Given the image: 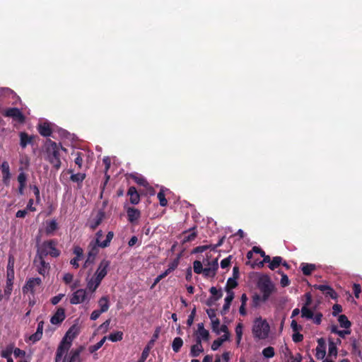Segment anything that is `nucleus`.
<instances>
[{
    "label": "nucleus",
    "mask_w": 362,
    "mask_h": 362,
    "mask_svg": "<svg viewBox=\"0 0 362 362\" xmlns=\"http://www.w3.org/2000/svg\"><path fill=\"white\" fill-rule=\"evenodd\" d=\"M122 338H123V333L120 331H118V332H116L114 333H111L108 336V339L112 342L121 341L122 339Z\"/></svg>",
    "instance_id": "nucleus-39"
},
{
    "label": "nucleus",
    "mask_w": 362,
    "mask_h": 362,
    "mask_svg": "<svg viewBox=\"0 0 362 362\" xmlns=\"http://www.w3.org/2000/svg\"><path fill=\"white\" fill-rule=\"evenodd\" d=\"M103 218L104 212L99 211L91 221L90 225V228L95 230L102 223Z\"/></svg>",
    "instance_id": "nucleus-23"
},
{
    "label": "nucleus",
    "mask_w": 362,
    "mask_h": 362,
    "mask_svg": "<svg viewBox=\"0 0 362 362\" xmlns=\"http://www.w3.org/2000/svg\"><path fill=\"white\" fill-rule=\"evenodd\" d=\"M338 322L341 327L349 329L351 326V322L345 315H340L338 317Z\"/></svg>",
    "instance_id": "nucleus-29"
},
{
    "label": "nucleus",
    "mask_w": 362,
    "mask_h": 362,
    "mask_svg": "<svg viewBox=\"0 0 362 362\" xmlns=\"http://www.w3.org/2000/svg\"><path fill=\"white\" fill-rule=\"evenodd\" d=\"M193 269H194V272L196 274H199L202 273L204 274V268H203L202 264L200 261L196 260L194 262Z\"/></svg>",
    "instance_id": "nucleus-41"
},
{
    "label": "nucleus",
    "mask_w": 362,
    "mask_h": 362,
    "mask_svg": "<svg viewBox=\"0 0 362 362\" xmlns=\"http://www.w3.org/2000/svg\"><path fill=\"white\" fill-rule=\"evenodd\" d=\"M150 349H151V347L148 345L146 346L144 349L140 358L136 362H145V361L146 360V358H148V356L149 355Z\"/></svg>",
    "instance_id": "nucleus-44"
},
{
    "label": "nucleus",
    "mask_w": 362,
    "mask_h": 362,
    "mask_svg": "<svg viewBox=\"0 0 362 362\" xmlns=\"http://www.w3.org/2000/svg\"><path fill=\"white\" fill-rule=\"evenodd\" d=\"M278 273L281 274V285L282 287L288 286L290 284V281L288 279V277L286 274H285L281 271H278Z\"/></svg>",
    "instance_id": "nucleus-45"
},
{
    "label": "nucleus",
    "mask_w": 362,
    "mask_h": 362,
    "mask_svg": "<svg viewBox=\"0 0 362 362\" xmlns=\"http://www.w3.org/2000/svg\"><path fill=\"white\" fill-rule=\"evenodd\" d=\"M42 284V279L40 277L30 278L27 280L25 284L23 286L22 291L23 293L30 292L32 294L35 293V287Z\"/></svg>",
    "instance_id": "nucleus-9"
},
{
    "label": "nucleus",
    "mask_w": 362,
    "mask_h": 362,
    "mask_svg": "<svg viewBox=\"0 0 362 362\" xmlns=\"http://www.w3.org/2000/svg\"><path fill=\"white\" fill-rule=\"evenodd\" d=\"M38 132L40 134V135L43 136H49L52 133V130L50 127V125L47 122H44L43 124H40L38 126Z\"/></svg>",
    "instance_id": "nucleus-20"
},
{
    "label": "nucleus",
    "mask_w": 362,
    "mask_h": 362,
    "mask_svg": "<svg viewBox=\"0 0 362 362\" xmlns=\"http://www.w3.org/2000/svg\"><path fill=\"white\" fill-rule=\"evenodd\" d=\"M196 334L201 337L204 341H207L209 339V332L204 328V323L202 322L197 325V331Z\"/></svg>",
    "instance_id": "nucleus-19"
},
{
    "label": "nucleus",
    "mask_w": 362,
    "mask_h": 362,
    "mask_svg": "<svg viewBox=\"0 0 362 362\" xmlns=\"http://www.w3.org/2000/svg\"><path fill=\"white\" fill-rule=\"evenodd\" d=\"M270 326L266 320L261 317L255 320L252 332L253 337L257 339H265L268 337Z\"/></svg>",
    "instance_id": "nucleus-4"
},
{
    "label": "nucleus",
    "mask_w": 362,
    "mask_h": 362,
    "mask_svg": "<svg viewBox=\"0 0 362 362\" xmlns=\"http://www.w3.org/2000/svg\"><path fill=\"white\" fill-rule=\"evenodd\" d=\"M103 312H102L100 310H95L92 312V313L90 314V320H96L99 317L100 315L103 313Z\"/></svg>",
    "instance_id": "nucleus-64"
},
{
    "label": "nucleus",
    "mask_w": 362,
    "mask_h": 362,
    "mask_svg": "<svg viewBox=\"0 0 362 362\" xmlns=\"http://www.w3.org/2000/svg\"><path fill=\"white\" fill-rule=\"evenodd\" d=\"M75 155L74 163L78 166V169H81L82 168L84 155L80 151H77Z\"/></svg>",
    "instance_id": "nucleus-40"
},
{
    "label": "nucleus",
    "mask_w": 362,
    "mask_h": 362,
    "mask_svg": "<svg viewBox=\"0 0 362 362\" xmlns=\"http://www.w3.org/2000/svg\"><path fill=\"white\" fill-rule=\"evenodd\" d=\"M74 335H71L69 329L60 341L56 351L55 362H81V353L83 350L82 346L69 351L71 346Z\"/></svg>",
    "instance_id": "nucleus-1"
},
{
    "label": "nucleus",
    "mask_w": 362,
    "mask_h": 362,
    "mask_svg": "<svg viewBox=\"0 0 362 362\" xmlns=\"http://www.w3.org/2000/svg\"><path fill=\"white\" fill-rule=\"evenodd\" d=\"M197 236V232L196 227H193L188 230H185L183 233V239L182 243L185 244L191 241H193Z\"/></svg>",
    "instance_id": "nucleus-16"
},
{
    "label": "nucleus",
    "mask_w": 362,
    "mask_h": 362,
    "mask_svg": "<svg viewBox=\"0 0 362 362\" xmlns=\"http://www.w3.org/2000/svg\"><path fill=\"white\" fill-rule=\"evenodd\" d=\"M209 267H205L204 270V275L205 276L214 277L216 275V271L218 268V259H215L211 262L208 263Z\"/></svg>",
    "instance_id": "nucleus-14"
},
{
    "label": "nucleus",
    "mask_w": 362,
    "mask_h": 362,
    "mask_svg": "<svg viewBox=\"0 0 362 362\" xmlns=\"http://www.w3.org/2000/svg\"><path fill=\"white\" fill-rule=\"evenodd\" d=\"M262 302L264 303L263 301V295L261 296L260 295L255 293L252 296L251 302L252 307L258 308Z\"/></svg>",
    "instance_id": "nucleus-34"
},
{
    "label": "nucleus",
    "mask_w": 362,
    "mask_h": 362,
    "mask_svg": "<svg viewBox=\"0 0 362 362\" xmlns=\"http://www.w3.org/2000/svg\"><path fill=\"white\" fill-rule=\"evenodd\" d=\"M107 339V337H103L98 342L95 344L89 346V351L90 353H93L98 351L99 349L102 347Z\"/></svg>",
    "instance_id": "nucleus-37"
},
{
    "label": "nucleus",
    "mask_w": 362,
    "mask_h": 362,
    "mask_svg": "<svg viewBox=\"0 0 362 362\" xmlns=\"http://www.w3.org/2000/svg\"><path fill=\"white\" fill-rule=\"evenodd\" d=\"M274 354V349L272 346H268L262 350L263 356L267 358H272Z\"/></svg>",
    "instance_id": "nucleus-43"
},
{
    "label": "nucleus",
    "mask_w": 362,
    "mask_h": 362,
    "mask_svg": "<svg viewBox=\"0 0 362 362\" xmlns=\"http://www.w3.org/2000/svg\"><path fill=\"white\" fill-rule=\"evenodd\" d=\"M98 305L100 307V310L105 313L110 308V303H109V298L108 296H103L100 298L98 300Z\"/></svg>",
    "instance_id": "nucleus-25"
},
{
    "label": "nucleus",
    "mask_w": 362,
    "mask_h": 362,
    "mask_svg": "<svg viewBox=\"0 0 362 362\" xmlns=\"http://www.w3.org/2000/svg\"><path fill=\"white\" fill-rule=\"evenodd\" d=\"M234 298V294L227 293L226 297L225 298V303L221 310V314L222 315H225L229 310L231 303Z\"/></svg>",
    "instance_id": "nucleus-21"
},
{
    "label": "nucleus",
    "mask_w": 362,
    "mask_h": 362,
    "mask_svg": "<svg viewBox=\"0 0 362 362\" xmlns=\"http://www.w3.org/2000/svg\"><path fill=\"white\" fill-rule=\"evenodd\" d=\"M73 279H74V275L72 274H71V273H66L64 275L63 281H64V283L66 284H71L72 282Z\"/></svg>",
    "instance_id": "nucleus-62"
},
{
    "label": "nucleus",
    "mask_w": 362,
    "mask_h": 362,
    "mask_svg": "<svg viewBox=\"0 0 362 362\" xmlns=\"http://www.w3.org/2000/svg\"><path fill=\"white\" fill-rule=\"evenodd\" d=\"M30 187L33 191V193L35 196L36 203H39L40 202V196L38 187L37 185H30Z\"/></svg>",
    "instance_id": "nucleus-51"
},
{
    "label": "nucleus",
    "mask_w": 362,
    "mask_h": 362,
    "mask_svg": "<svg viewBox=\"0 0 362 362\" xmlns=\"http://www.w3.org/2000/svg\"><path fill=\"white\" fill-rule=\"evenodd\" d=\"M313 312L308 307L303 306L301 308V316L306 319H312L313 317Z\"/></svg>",
    "instance_id": "nucleus-38"
},
{
    "label": "nucleus",
    "mask_w": 362,
    "mask_h": 362,
    "mask_svg": "<svg viewBox=\"0 0 362 362\" xmlns=\"http://www.w3.org/2000/svg\"><path fill=\"white\" fill-rule=\"evenodd\" d=\"M210 293L212 294V297L211 298V299H212L214 301H216V300H218V299H220L222 296H223V293H222V291L221 290H218L216 287L214 286H212L210 290H209Z\"/></svg>",
    "instance_id": "nucleus-36"
},
{
    "label": "nucleus",
    "mask_w": 362,
    "mask_h": 362,
    "mask_svg": "<svg viewBox=\"0 0 362 362\" xmlns=\"http://www.w3.org/2000/svg\"><path fill=\"white\" fill-rule=\"evenodd\" d=\"M68 173L71 174L70 176V180L71 182L77 183L79 187L82 186V183L86 177V173H78L74 174V170L72 169H69Z\"/></svg>",
    "instance_id": "nucleus-15"
},
{
    "label": "nucleus",
    "mask_w": 362,
    "mask_h": 362,
    "mask_svg": "<svg viewBox=\"0 0 362 362\" xmlns=\"http://www.w3.org/2000/svg\"><path fill=\"white\" fill-rule=\"evenodd\" d=\"M243 325L239 322L235 327L236 344L240 345L243 337Z\"/></svg>",
    "instance_id": "nucleus-33"
},
{
    "label": "nucleus",
    "mask_w": 362,
    "mask_h": 362,
    "mask_svg": "<svg viewBox=\"0 0 362 362\" xmlns=\"http://www.w3.org/2000/svg\"><path fill=\"white\" fill-rule=\"evenodd\" d=\"M329 356H334L335 358L337 356V347L334 344V340L332 338L329 337Z\"/></svg>",
    "instance_id": "nucleus-35"
},
{
    "label": "nucleus",
    "mask_w": 362,
    "mask_h": 362,
    "mask_svg": "<svg viewBox=\"0 0 362 362\" xmlns=\"http://www.w3.org/2000/svg\"><path fill=\"white\" fill-rule=\"evenodd\" d=\"M34 264L37 267V272L45 276L50 269L49 263L46 262L44 257L36 255L33 261Z\"/></svg>",
    "instance_id": "nucleus-7"
},
{
    "label": "nucleus",
    "mask_w": 362,
    "mask_h": 362,
    "mask_svg": "<svg viewBox=\"0 0 362 362\" xmlns=\"http://www.w3.org/2000/svg\"><path fill=\"white\" fill-rule=\"evenodd\" d=\"M183 346V340L181 337H175L172 343V349L175 353H178L181 347Z\"/></svg>",
    "instance_id": "nucleus-30"
},
{
    "label": "nucleus",
    "mask_w": 362,
    "mask_h": 362,
    "mask_svg": "<svg viewBox=\"0 0 362 362\" xmlns=\"http://www.w3.org/2000/svg\"><path fill=\"white\" fill-rule=\"evenodd\" d=\"M114 237V233L112 231H109L106 235V238L101 244H98V241L92 242L90 241L88 246V255L95 259L96 256L99 252V247L105 248L107 247Z\"/></svg>",
    "instance_id": "nucleus-6"
},
{
    "label": "nucleus",
    "mask_w": 362,
    "mask_h": 362,
    "mask_svg": "<svg viewBox=\"0 0 362 362\" xmlns=\"http://www.w3.org/2000/svg\"><path fill=\"white\" fill-rule=\"evenodd\" d=\"M237 279L235 278H229L227 281L225 291L226 293H232L234 294L233 289L235 288L238 286Z\"/></svg>",
    "instance_id": "nucleus-24"
},
{
    "label": "nucleus",
    "mask_w": 362,
    "mask_h": 362,
    "mask_svg": "<svg viewBox=\"0 0 362 362\" xmlns=\"http://www.w3.org/2000/svg\"><path fill=\"white\" fill-rule=\"evenodd\" d=\"M18 182L19 184L26 185L27 181V175L25 173L21 172L19 173L17 177Z\"/></svg>",
    "instance_id": "nucleus-53"
},
{
    "label": "nucleus",
    "mask_w": 362,
    "mask_h": 362,
    "mask_svg": "<svg viewBox=\"0 0 362 362\" xmlns=\"http://www.w3.org/2000/svg\"><path fill=\"white\" fill-rule=\"evenodd\" d=\"M110 262L106 259H103L99 264L98 269L94 274L95 277L103 280L108 272Z\"/></svg>",
    "instance_id": "nucleus-8"
},
{
    "label": "nucleus",
    "mask_w": 362,
    "mask_h": 362,
    "mask_svg": "<svg viewBox=\"0 0 362 362\" xmlns=\"http://www.w3.org/2000/svg\"><path fill=\"white\" fill-rule=\"evenodd\" d=\"M20 145L23 148H25L28 144H32L34 136H30L25 132H21L19 134Z\"/></svg>",
    "instance_id": "nucleus-17"
},
{
    "label": "nucleus",
    "mask_w": 362,
    "mask_h": 362,
    "mask_svg": "<svg viewBox=\"0 0 362 362\" xmlns=\"http://www.w3.org/2000/svg\"><path fill=\"white\" fill-rule=\"evenodd\" d=\"M42 332L37 330L35 333L30 335V340L32 341L33 342H36L42 338Z\"/></svg>",
    "instance_id": "nucleus-49"
},
{
    "label": "nucleus",
    "mask_w": 362,
    "mask_h": 362,
    "mask_svg": "<svg viewBox=\"0 0 362 362\" xmlns=\"http://www.w3.org/2000/svg\"><path fill=\"white\" fill-rule=\"evenodd\" d=\"M179 257L177 258H176L175 259H174L172 262H170L168 265V270L169 272H173L174 271L178 266L179 264Z\"/></svg>",
    "instance_id": "nucleus-55"
},
{
    "label": "nucleus",
    "mask_w": 362,
    "mask_h": 362,
    "mask_svg": "<svg viewBox=\"0 0 362 362\" xmlns=\"http://www.w3.org/2000/svg\"><path fill=\"white\" fill-rule=\"evenodd\" d=\"M127 195L129 196V202L132 204H137L140 202V196L135 187H130L127 191Z\"/></svg>",
    "instance_id": "nucleus-18"
},
{
    "label": "nucleus",
    "mask_w": 362,
    "mask_h": 362,
    "mask_svg": "<svg viewBox=\"0 0 362 362\" xmlns=\"http://www.w3.org/2000/svg\"><path fill=\"white\" fill-rule=\"evenodd\" d=\"M257 287L263 295L264 302H266L275 291V286L267 275H264L259 279Z\"/></svg>",
    "instance_id": "nucleus-5"
},
{
    "label": "nucleus",
    "mask_w": 362,
    "mask_h": 362,
    "mask_svg": "<svg viewBox=\"0 0 362 362\" xmlns=\"http://www.w3.org/2000/svg\"><path fill=\"white\" fill-rule=\"evenodd\" d=\"M86 291L84 289L76 290L70 298V303L77 305L84 302L86 300Z\"/></svg>",
    "instance_id": "nucleus-11"
},
{
    "label": "nucleus",
    "mask_w": 362,
    "mask_h": 362,
    "mask_svg": "<svg viewBox=\"0 0 362 362\" xmlns=\"http://www.w3.org/2000/svg\"><path fill=\"white\" fill-rule=\"evenodd\" d=\"M13 353V346H7L6 349L1 352V356L3 358H7L11 356Z\"/></svg>",
    "instance_id": "nucleus-56"
},
{
    "label": "nucleus",
    "mask_w": 362,
    "mask_h": 362,
    "mask_svg": "<svg viewBox=\"0 0 362 362\" xmlns=\"http://www.w3.org/2000/svg\"><path fill=\"white\" fill-rule=\"evenodd\" d=\"M57 242L55 240L44 241L37 250V256L45 258L47 255L58 257L61 252L57 248Z\"/></svg>",
    "instance_id": "nucleus-3"
},
{
    "label": "nucleus",
    "mask_w": 362,
    "mask_h": 362,
    "mask_svg": "<svg viewBox=\"0 0 362 362\" xmlns=\"http://www.w3.org/2000/svg\"><path fill=\"white\" fill-rule=\"evenodd\" d=\"M6 276L14 277V257L13 256L8 257Z\"/></svg>",
    "instance_id": "nucleus-27"
},
{
    "label": "nucleus",
    "mask_w": 362,
    "mask_h": 362,
    "mask_svg": "<svg viewBox=\"0 0 362 362\" xmlns=\"http://www.w3.org/2000/svg\"><path fill=\"white\" fill-rule=\"evenodd\" d=\"M342 312V307L339 304H334L332 307V315L337 316L339 313Z\"/></svg>",
    "instance_id": "nucleus-59"
},
{
    "label": "nucleus",
    "mask_w": 362,
    "mask_h": 362,
    "mask_svg": "<svg viewBox=\"0 0 362 362\" xmlns=\"http://www.w3.org/2000/svg\"><path fill=\"white\" fill-rule=\"evenodd\" d=\"M350 341H351V347H352V351H354V352H358L360 354L361 351H360V349H359V342H358V341L356 338H354V337H351L350 339Z\"/></svg>",
    "instance_id": "nucleus-47"
},
{
    "label": "nucleus",
    "mask_w": 362,
    "mask_h": 362,
    "mask_svg": "<svg viewBox=\"0 0 362 362\" xmlns=\"http://www.w3.org/2000/svg\"><path fill=\"white\" fill-rule=\"evenodd\" d=\"M353 291L354 293V296L356 298H359V295L361 291V287L359 284H354L353 285Z\"/></svg>",
    "instance_id": "nucleus-57"
},
{
    "label": "nucleus",
    "mask_w": 362,
    "mask_h": 362,
    "mask_svg": "<svg viewBox=\"0 0 362 362\" xmlns=\"http://www.w3.org/2000/svg\"><path fill=\"white\" fill-rule=\"evenodd\" d=\"M210 249L211 250V245H200L194 247L192 250V253H202L206 250Z\"/></svg>",
    "instance_id": "nucleus-46"
},
{
    "label": "nucleus",
    "mask_w": 362,
    "mask_h": 362,
    "mask_svg": "<svg viewBox=\"0 0 362 362\" xmlns=\"http://www.w3.org/2000/svg\"><path fill=\"white\" fill-rule=\"evenodd\" d=\"M204 351L203 346L194 344L191 346L189 355L192 357H197Z\"/></svg>",
    "instance_id": "nucleus-32"
},
{
    "label": "nucleus",
    "mask_w": 362,
    "mask_h": 362,
    "mask_svg": "<svg viewBox=\"0 0 362 362\" xmlns=\"http://www.w3.org/2000/svg\"><path fill=\"white\" fill-rule=\"evenodd\" d=\"M316 269L315 264H308V263H302L301 264V270L303 274L305 276H309L312 274V272Z\"/></svg>",
    "instance_id": "nucleus-26"
},
{
    "label": "nucleus",
    "mask_w": 362,
    "mask_h": 362,
    "mask_svg": "<svg viewBox=\"0 0 362 362\" xmlns=\"http://www.w3.org/2000/svg\"><path fill=\"white\" fill-rule=\"evenodd\" d=\"M5 116L13 118L14 120L21 123L25 122V116L22 112L17 107H11L6 110Z\"/></svg>",
    "instance_id": "nucleus-10"
},
{
    "label": "nucleus",
    "mask_w": 362,
    "mask_h": 362,
    "mask_svg": "<svg viewBox=\"0 0 362 362\" xmlns=\"http://www.w3.org/2000/svg\"><path fill=\"white\" fill-rule=\"evenodd\" d=\"M292 339L295 343L300 342L303 340V335L299 332H294L292 335Z\"/></svg>",
    "instance_id": "nucleus-52"
},
{
    "label": "nucleus",
    "mask_w": 362,
    "mask_h": 362,
    "mask_svg": "<svg viewBox=\"0 0 362 362\" xmlns=\"http://www.w3.org/2000/svg\"><path fill=\"white\" fill-rule=\"evenodd\" d=\"M326 354V349L317 346L315 357L317 359H323Z\"/></svg>",
    "instance_id": "nucleus-48"
},
{
    "label": "nucleus",
    "mask_w": 362,
    "mask_h": 362,
    "mask_svg": "<svg viewBox=\"0 0 362 362\" xmlns=\"http://www.w3.org/2000/svg\"><path fill=\"white\" fill-rule=\"evenodd\" d=\"M65 310L62 307L57 308L55 313L50 319V322L52 325H59L61 324L64 320L65 319Z\"/></svg>",
    "instance_id": "nucleus-12"
},
{
    "label": "nucleus",
    "mask_w": 362,
    "mask_h": 362,
    "mask_svg": "<svg viewBox=\"0 0 362 362\" xmlns=\"http://www.w3.org/2000/svg\"><path fill=\"white\" fill-rule=\"evenodd\" d=\"M13 286L6 284L4 291V296L7 300H8L10 298V296L13 291Z\"/></svg>",
    "instance_id": "nucleus-58"
},
{
    "label": "nucleus",
    "mask_w": 362,
    "mask_h": 362,
    "mask_svg": "<svg viewBox=\"0 0 362 362\" xmlns=\"http://www.w3.org/2000/svg\"><path fill=\"white\" fill-rule=\"evenodd\" d=\"M102 280L95 277L93 276L87 283V288L91 291L95 292V290L98 288L101 283Z\"/></svg>",
    "instance_id": "nucleus-22"
},
{
    "label": "nucleus",
    "mask_w": 362,
    "mask_h": 362,
    "mask_svg": "<svg viewBox=\"0 0 362 362\" xmlns=\"http://www.w3.org/2000/svg\"><path fill=\"white\" fill-rule=\"evenodd\" d=\"M283 258L280 256L274 257L269 264V268L271 270H274L278 268L282 263Z\"/></svg>",
    "instance_id": "nucleus-31"
},
{
    "label": "nucleus",
    "mask_w": 362,
    "mask_h": 362,
    "mask_svg": "<svg viewBox=\"0 0 362 362\" xmlns=\"http://www.w3.org/2000/svg\"><path fill=\"white\" fill-rule=\"evenodd\" d=\"M127 215L129 222L134 224L140 218L141 211L134 207L129 206L127 208Z\"/></svg>",
    "instance_id": "nucleus-13"
},
{
    "label": "nucleus",
    "mask_w": 362,
    "mask_h": 362,
    "mask_svg": "<svg viewBox=\"0 0 362 362\" xmlns=\"http://www.w3.org/2000/svg\"><path fill=\"white\" fill-rule=\"evenodd\" d=\"M74 253L76 255V257L81 259L83 254V250L81 247L75 246L74 248Z\"/></svg>",
    "instance_id": "nucleus-60"
},
{
    "label": "nucleus",
    "mask_w": 362,
    "mask_h": 362,
    "mask_svg": "<svg viewBox=\"0 0 362 362\" xmlns=\"http://www.w3.org/2000/svg\"><path fill=\"white\" fill-rule=\"evenodd\" d=\"M219 325H220L219 319L216 318L215 320H211V329L214 332H216L218 334H219V329H218Z\"/></svg>",
    "instance_id": "nucleus-50"
},
{
    "label": "nucleus",
    "mask_w": 362,
    "mask_h": 362,
    "mask_svg": "<svg viewBox=\"0 0 362 362\" xmlns=\"http://www.w3.org/2000/svg\"><path fill=\"white\" fill-rule=\"evenodd\" d=\"M58 228L57 223L55 220H52L47 223L45 233L47 235H52Z\"/></svg>",
    "instance_id": "nucleus-28"
},
{
    "label": "nucleus",
    "mask_w": 362,
    "mask_h": 362,
    "mask_svg": "<svg viewBox=\"0 0 362 362\" xmlns=\"http://www.w3.org/2000/svg\"><path fill=\"white\" fill-rule=\"evenodd\" d=\"M13 353L16 357H24L25 355V351L21 350L19 348H13Z\"/></svg>",
    "instance_id": "nucleus-63"
},
{
    "label": "nucleus",
    "mask_w": 362,
    "mask_h": 362,
    "mask_svg": "<svg viewBox=\"0 0 362 362\" xmlns=\"http://www.w3.org/2000/svg\"><path fill=\"white\" fill-rule=\"evenodd\" d=\"M157 197L159 200V203L161 206H167L168 200L165 198V195L163 189H160V192L158 193Z\"/></svg>",
    "instance_id": "nucleus-42"
},
{
    "label": "nucleus",
    "mask_w": 362,
    "mask_h": 362,
    "mask_svg": "<svg viewBox=\"0 0 362 362\" xmlns=\"http://www.w3.org/2000/svg\"><path fill=\"white\" fill-rule=\"evenodd\" d=\"M64 296L65 295L64 293H59V295L52 297L50 300L51 303L54 305L58 304Z\"/></svg>",
    "instance_id": "nucleus-54"
},
{
    "label": "nucleus",
    "mask_w": 362,
    "mask_h": 362,
    "mask_svg": "<svg viewBox=\"0 0 362 362\" xmlns=\"http://www.w3.org/2000/svg\"><path fill=\"white\" fill-rule=\"evenodd\" d=\"M230 259H231V256H229V257L221 260V267L222 269L228 268L230 266Z\"/></svg>",
    "instance_id": "nucleus-61"
},
{
    "label": "nucleus",
    "mask_w": 362,
    "mask_h": 362,
    "mask_svg": "<svg viewBox=\"0 0 362 362\" xmlns=\"http://www.w3.org/2000/svg\"><path fill=\"white\" fill-rule=\"evenodd\" d=\"M45 147V160L52 165L55 170H59L62 166L59 151L60 149L66 151V148L62 147L60 144H57L49 139L46 141Z\"/></svg>",
    "instance_id": "nucleus-2"
}]
</instances>
